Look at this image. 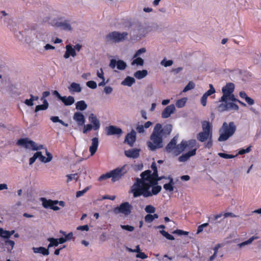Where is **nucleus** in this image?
<instances>
[{"label": "nucleus", "mask_w": 261, "mask_h": 261, "mask_svg": "<svg viewBox=\"0 0 261 261\" xmlns=\"http://www.w3.org/2000/svg\"><path fill=\"white\" fill-rule=\"evenodd\" d=\"M154 220L152 215L147 214L145 217V221L147 223H151Z\"/></svg>", "instance_id": "obj_55"}, {"label": "nucleus", "mask_w": 261, "mask_h": 261, "mask_svg": "<svg viewBox=\"0 0 261 261\" xmlns=\"http://www.w3.org/2000/svg\"><path fill=\"white\" fill-rule=\"evenodd\" d=\"M177 137H174L165 147V150L168 153L172 152L174 154V150L176 149Z\"/></svg>", "instance_id": "obj_12"}, {"label": "nucleus", "mask_w": 261, "mask_h": 261, "mask_svg": "<svg viewBox=\"0 0 261 261\" xmlns=\"http://www.w3.org/2000/svg\"><path fill=\"white\" fill-rule=\"evenodd\" d=\"M173 234H177L179 236L181 235H188L189 234V232L184 231L180 229H176L174 230L173 232Z\"/></svg>", "instance_id": "obj_52"}, {"label": "nucleus", "mask_w": 261, "mask_h": 261, "mask_svg": "<svg viewBox=\"0 0 261 261\" xmlns=\"http://www.w3.org/2000/svg\"><path fill=\"white\" fill-rule=\"evenodd\" d=\"M113 91V88L110 86H106L104 88V92L107 94L111 93Z\"/></svg>", "instance_id": "obj_63"}, {"label": "nucleus", "mask_w": 261, "mask_h": 261, "mask_svg": "<svg viewBox=\"0 0 261 261\" xmlns=\"http://www.w3.org/2000/svg\"><path fill=\"white\" fill-rule=\"evenodd\" d=\"M59 27H62L64 30H71V27L70 24L67 21H65L63 22H59L57 24Z\"/></svg>", "instance_id": "obj_37"}, {"label": "nucleus", "mask_w": 261, "mask_h": 261, "mask_svg": "<svg viewBox=\"0 0 261 261\" xmlns=\"http://www.w3.org/2000/svg\"><path fill=\"white\" fill-rule=\"evenodd\" d=\"M151 168L153 170V172L152 173L151 171L149 170H146L142 172L140 174V178L137 177L135 178V182L130 187V190H132L135 188V187H137V186H140V184L144 182V181H146L147 180H148L149 178L152 176H156V173H158V168L155 162H153L152 163Z\"/></svg>", "instance_id": "obj_5"}, {"label": "nucleus", "mask_w": 261, "mask_h": 261, "mask_svg": "<svg viewBox=\"0 0 261 261\" xmlns=\"http://www.w3.org/2000/svg\"><path fill=\"white\" fill-rule=\"evenodd\" d=\"M0 236L4 238L5 240H8L10 238V232L8 230H5L3 228L0 232Z\"/></svg>", "instance_id": "obj_42"}, {"label": "nucleus", "mask_w": 261, "mask_h": 261, "mask_svg": "<svg viewBox=\"0 0 261 261\" xmlns=\"http://www.w3.org/2000/svg\"><path fill=\"white\" fill-rule=\"evenodd\" d=\"M126 64L122 60H119L117 62V68L119 70H124L126 68Z\"/></svg>", "instance_id": "obj_38"}, {"label": "nucleus", "mask_w": 261, "mask_h": 261, "mask_svg": "<svg viewBox=\"0 0 261 261\" xmlns=\"http://www.w3.org/2000/svg\"><path fill=\"white\" fill-rule=\"evenodd\" d=\"M239 109V106L233 102H227V101L225 102V103L220 104L217 109L219 112H222L224 111H227L231 110H234L238 111Z\"/></svg>", "instance_id": "obj_10"}, {"label": "nucleus", "mask_w": 261, "mask_h": 261, "mask_svg": "<svg viewBox=\"0 0 261 261\" xmlns=\"http://www.w3.org/2000/svg\"><path fill=\"white\" fill-rule=\"evenodd\" d=\"M164 178H167L164 176H159L158 173L156 176H152L146 181H144L140 186L129 190V193L133 194L134 198L142 196L144 198H148L159 194L162 187L158 185L159 181Z\"/></svg>", "instance_id": "obj_1"}, {"label": "nucleus", "mask_w": 261, "mask_h": 261, "mask_svg": "<svg viewBox=\"0 0 261 261\" xmlns=\"http://www.w3.org/2000/svg\"><path fill=\"white\" fill-rule=\"evenodd\" d=\"M250 150H251V146H249L247 148H246V149H242L240 150L239 151V154L242 155L246 153L249 152L250 151Z\"/></svg>", "instance_id": "obj_58"}, {"label": "nucleus", "mask_w": 261, "mask_h": 261, "mask_svg": "<svg viewBox=\"0 0 261 261\" xmlns=\"http://www.w3.org/2000/svg\"><path fill=\"white\" fill-rule=\"evenodd\" d=\"M160 232L164 237H165L167 239L169 240H174V238L173 236H172L171 234H170L168 232L164 230H160Z\"/></svg>", "instance_id": "obj_41"}, {"label": "nucleus", "mask_w": 261, "mask_h": 261, "mask_svg": "<svg viewBox=\"0 0 261 261\" xmlns=\"http://www.w3.org/2000/svg\"><path fill=\"white\" fill-rule=\"evenodd\" d=\"M146 51V49L144 47L141 48L138 50L134 56V58L139 57L141 54L144 53Z\"/></svg>", "instance_id": "obj_56"}, {"label": "nucleus", "mask_w": 261, "mask_h": 261, "mask_svg": "<svg viewBox=\"0 0 261 261\" xmlns=\"http://www.w3.org/2000/svg\"><path fill=\"white\" fill-rule=\"evenodd\" d=\"M66 52L64 55V57L65 59L68 58L70 56L72 57H75L76 56V52L74 48L70 45H67L66 46Z\"/></svg>", "instance_id": "obj_23"}, {"label": "nucleus", "mask_w": 261, "mask_h": 261, "mask_svg": "<svg viewBox=\"0 0 261 261\" xmlns=\"http://www.w3.org/2000/svg\"><path fill=\"white\" fill-rule=\"evenodd\" d=\"M187 101L186 98H183L177 100L176 106L178 108H182L185 106Z\"/></svg>", "instance_id": "obj_39"}, {"label": "nucleus", "mask_w": 261, "mask_h": 261, "mask_svg": "<svg viewBox=\"0 0 261 261\" xmlns=\"http://www.w3.org/2000/svg\"><path fill=\"white\" fill-rule=\"evenodd\" d=\"M140 150L138 149H131L124 151L125 155L128 158L136 159L139 156Z\"/></svg>", "instance_id": "obj_20"}, {"label": "nucleus", "mask_w": 261, "mask_h": 261, "mask_svg": "<svg viewBox=\"0 0 261 261\" xmlns=\"http://www.w3.org/2000/svg\"><path fill=\"white\" fill-rule=\"evenodd\" d=\"M237 127L233 122L227 123L224 122L221 128L219 129L220 136L218 141H225L231 137L236 132Z\"/></svg>", "instance_id": "obj_4"}, {"label": "nucleus", "mask_w": 261, "mask_h": 261, "mask_svg": "<svg viewBox=\"0 0 261 261\" xmlns=\"http://www.w3.org/2000/svg\"><path fill=\"white\" fill-rule=\"evenodd\" d=\"M133 207L128 202L122 203L119 206L114 208V212L116 214H122L125 216L130 214Z\"/></svg>", "instance_id": "obj_8"}, {"label": "nucleus", "mask_w": 261, "mask_h": 261, "mask_svg": "<svg viewBox=\"0 0 261 261\" xmlns=\"http://www.w3.org/2000/svg\"><path fill=\"white\" fill-rule=\"evenodd\" d=\"M234 89V84L232 83H228L222 88V96L221 97L219 101L226 102L227 101V95L232 93Z\"/></svg>", "instance_id": "obj_9"}, {"label": "nucleus", "mask_w": 261, "mask_h": 261, "mask_svg": "<svg viewBox=\"0 0 261 261\" xmlns=\"http://www.w3.org/2000/svg\"><path fill=\"white\" fill-rule=\"evenodd\" d=\"M213 146V140L212 138H210L208 141L204 144V147L207 148H211Z\"/></svg>", "instance_id": "obj_57"}, {"label": "nucleus", "mask_w": 261, "mask_h": 261, "mask_svg": "<svg viewBox=\"0 0 261 261\" xmlns=\"http://www.w3.org/2000/svg\"><path fill=\"white\" fill-rule=\"evenodd\" d=\"M168 179H169L170 181L169 183L165 184L163 186L164 189H165L166 191H168L169 192H172L174 190V182L173 178L170 177H168Z\"/></svg>", "instance_id": "obj_27"}, {"label": "nucleus", "mask_w": 261, "mask_h": 261, "mask_svg": "<svg viewBox=\"0 0 261 261\" xmlns=\"http://www.w3.org/2000/svg\"><path fill=\"white\" fill-rule=\"evenodd\" d=\"M87 105L84 100H80L76 103V109L81 111H84L86 109Z\"/></svg>", "instance_id": "obj_34"}, {"label": "nucleus", "mask_w": 261, "mask_h": 261, "mask_svg": "<svg viewBox=\"0 0 261 261\" xmlns=\"http://www.w3.org/2000/svg\"><path fill=\"white\" fill-rule=\"evenodd\" d=\"M46 155L47 156V158L45 157L44 156H43L42 154V153L41 152H40V155H38V158L39 159V160L43 162V163H48L49 162H50L52 159H53V156H52V154L48 152H46Z\"/></svg>", "instance_id": "obj_28"}, {"label": "nucleus", "mask_w": 261, "mask_h": 261, "mask_svg": "<svg viewBox=\"0 0 261 261\" xmlns=\"http://www.w3.org/2000/svg\"><path fill=\"white\" fill-rule=\"evenodd\" d=\"M175 110L174 105H170L165 108L162 113V117L163 118H167L169 117L171 114L173 113Z\"/></svg>", "instance_id": "obj_15"}, {"label": "nucleus", "mask_w": 261, "mask_h": 261, "mask_svg": "<svg viewBox=\"0 0 261 261\" xmlns=\"http://www.w3.org/2000/svg\"><path fill=\"white\" fill-rule=\"evenodd\" d=\"M60 100L65 106H71L75 101L74 97L72 96H69L68 97L62 96Z\"/></svg>", "instance_id": "obj_25"}, {"label": "nucleus", "mask_w": 261, "mask_h": 261, "mask_svg": "<svg viewBox=\"0 0 261 261\" xmlns=\"http://www.w3.org/2000/svg\"><path fill=\"white\" fill-rule=\"evenodd\" d=\"M92 128H93V126H92L90 124L84 125V129H83V133L86 134L88 131L91 130Z\"/></svg>", "instance_id": "obj_54"}, {"label": "nucleus", "mask_w": 261, "mask_h": 261, "mask_svg": "<svg viewBox=\"0 0 261 261\" xmlns=\"http://www.w3.org/2000/svg\"><path fill=\"white\" fill-rule=\"evenodd\" d=\"M146 212L149 214L154 213L155 211V208L151 205H148L145 208Z\"/></svg>", "instance_id": "obj_46"}, {"label": "nucleus", "mask_w": 261, "mask_h": 261, "mask_svg": "<svg viewBox=\"0 0 261 261\" xmlns=\"http://www.w3.org/2000/svg\"><path fill=\"white\" fill-rule=\"evenodd\" d=\"M89 121L93 124V129L97 130L100 127V123L96 116L93 114H91L89 116Z\"/></svg>", "instance_id": "obj_21"}, {"label": "nucleus", "mask_w": 261, "mask_h": 261, "mask_svg": "<svg viewBox=\"0 0 261 261\" xmlns=\"http://www.w3.org/2000/svg\"><path fill=\"white\" fill-rule=\"evenodd\" d=\"M210 138H212V134L210 135V133L205 132H201L197 136V140L201 142H205Z\"/></svg>", "instance_id": "obj_22"}, {"label": "nucleus", "mask_w": 261, "mask_h": 261, "mask_svg": "<svg viewBox=\"0 0 261 261\" xmlns=\"http://www.w3.org/2000/svg\"><path fill=\"white\" fill-rule=\"evenodd\" d=\"M99 144V140L97 137H94L92 139L91 145L89 147V151L91 155H93L97 150Z\"/></svg>", "instance_id": "obj_19"}, {"label": "nucleus", "mask_w": 261, "mask_h": 261, "mask_svg": "<svg viewBox=\"0 0 261 261\" xmlns=\"http://www.w3.org/2000/svg\"><path fill=\"white\" fill-rule=\"evenodd\" d=\"M128 165H124L120 167L116 168L106 174L101 175L98 178V180L102 181L111 177L112 181L115 182L121 179L128 172Z\"/></svg>", "instance_id": "obj_3"}, {"label": "nucleus", "mask_w": 261, "mask_h": 261, "mask_svg": "<svg viewBox=\"0 0 261 261\" xmlns=\"http://www.w3.org/2000/svg\"><path fill=\"white\" fill-rule=\"evenodd\" d=\"M18 146L24 147L26 149L30 148L31 147L33 150H41L43 148L42 145L37 146L35 142L32 140H29L28 138H21L16 142Z\"/></svg>", "instance_id": "obj_7"}, {"label": "nucleus", "mask_w": 261, "mask_h": 261, "mask_svg": "<svg viewBox=\"0 0 261 261\" xmlns=\"http://www.w3.org/2000/svg\"><path fill=\"white\" fill-rule=\"evenodd\" d=\"M48 107V103L46 99H44L42 105H37L35 110V112H37L41 110H45Z\"/></svg>", "instance_id": "obj_30"}, {"label": "nucleus", "mask_w": 261, "mask_h": 261, "mask_svg": "<svg viewBox=\"0 0 261 261\" xmlns=\"http://www.w3.org/2000/svg\"><path fill=\"white\" fill-rule=\"evenodd\" d=\"M33 251L35 253H41L43 255H48L49 253L48 249H46L43 247H33Z\"/></svg>", "instance_id": "obj_26"}, {"label": "nucleus", "mask_w": 261, "mask_h": 261, "mask_svg": "<svg viewBox=\"0 0 261 261\" xmlns=\"http://www.w3.org/2000/svg\"><path fill=\"white\" fill-rule=\"evenodd\" d=\"M136 58L134 59L132 62V65H135L136 64L137 65L142 66L144 64V60L140 58V57H136Z\"/></svg>", "instance_id": "obj_40"}, {"label": "nucleus", "mask_w": 261, "mask_h": 261, "mask_svg": "<svg viewBox=\"0 0 261 261\" xmlns=\"http://www.w3.org/2000/svg\"><path fill=\"white\" fill-rule=\"evenodd\" d=\"M188 147V142L182 140L180 143L176 144V149L174 150V154L177 156L180 154Z\"/></svg>", "instance_id": "obj_13"}, {"label": "nucleus", "mask_w": 261, "mask_h": 261, "mask_svg": "<svg viewBox=\"0 0 261 261\" xmlns=\"http://www.w3.org/2000/svg\"><path fill=\"white\" fill-rule=\"evenodd\" d=\"M196 144V141L195 140H191L189 141L188 143V146L191 148L195 147Z\"/></svg>", "instance_id": "obj_60"}, {"label": "nucleus", "mask_w": 261, "mask_h": 261, "mask_svg": "<svg viewBox=\"0 0 261 261\" xmlns=\"http://www.w3.org/2000/svg\"><path fill=\"white\" fill-rule=\"evenodd\" d=\"M66 177H67V182L71 181L73 179L76 181L79 178V176L77 173L68 174L66 175Z\"/></svg>", "instance_id": "obj_44"}, {"label": "nucleus", "mask_w": 261, "mask_h": 261, "mask_svg": "<svg viewBox=\"0 0 261 261\" xmlns=\"http://www.w3.org/2000/svg\"><path fill=\"white\" fill-rule=\"evenodd\" d=\"M107 135H120L122 133V129L116 126L110 125L106 128Z\"/></svg>", "instance_id": "obj_14"}, {"label": "nucleus", "mask_w": 261, "mask_h": 261, "mask_svg": "<svg viewBox=\"0 0 261 261\" xmlns=\"http://www.w3.org/2000/svg\"><path fill=\"white\" fill-rule=\"evenodd\" d=\"M147 74L146 70H138L134 73V76L137 79H142L145 77Z\"/></svg>", "instance_id": "obj_31"}, {"label": "nucleus", "mask_w": 261, "mask_h": 261, "mask_svg": "<svg viewBox=\"0 0 261 261\" xmlns=\"http://www.w3.org/2000/svg\"><path fill=\"white\" fill-rule=\"evenodd\" d=\"M161 64L165 67H168L170 66L173 64V61L171 60H166L165 59H164L161 62Z\"/></svg>", "instance_id": "obj_50"}, {"label": "nucleus", "mask_w": 261, "mask_h": 261, "mask_svg": "<svg viewBox=\"0 0 261 261\" xmlns=\"http://www.w3.org/2000/svg\"><path fill=\"white\" fill-rule=\"evenodd\" d=\"M202 132H205L210 133V135L212 134V125L207 121H203L202 122Z\"/></svg>", "instance_id": "obj_24"}, {"label": "nucleus", "mask_w": 261, "mask_h": 261, "mask_svg": "<svg viewBox=\"0 0 261 261\" xmlns=\"http://www.w3.org/2000/svg\"><path fill=\"white\" fill-rule=\"evenodd\" d=\"M40 154V152L38 151L34 153V155L29 160V164H33L36 161V160L38 158V155Z\"/></svg>", "instance_id": "obj_47"}, {"label": "nucleus", "mask_w": 261, "mask_h": 261, "mask_svg": "<svg viewBox=\"0 0 261 261\" xmlns=\"http://www.w3.org/2000/svg\"><path fill=\"white\" fill-rule=\"evenodd\" d=\"M136 257L141 259H145L147 257V255H146L144 252H139L137 254Z\"/></svg>", "instance_id": "obj_61"}, {"label": "nucleus", "mask_w": 261, "mask_h": 261, "mask_svg": "<svg viewBox=\"0 0 261 261\" xmlns=\"http://www.w3.org/2000/svg\"><path fill=\"white\" fill-rule=\"evenodd\" d=\"M120 226L123 229L127 230L128 231H133L135 229L134 226L128 225H121Z\"/></svg>", "instance_id": "obj_53"}, {"label": "nucleus", "mask_w": 261, "mask_h": 261, "mask_svg": "<svg viewBox=\"0 0 261 261\" xmlns=\"http://www.w3.org/2000/svg\"><path fill=\"white\" fill-rule=\"evenodd\" d=\"M195 84L192 82L190 81L189 83L186 85V86L184 88L183 90L184 92H186L189 90H192L195 87Z\"/></svg>", "instance_id": "obj_43"}, {"label": "nucleus", "mask_w": 261, "mask_h": 261, "mask_svg": "<svg viewBox=\"0 0 261 261\" xmlns=\"http://www.w3.org/2000/svg\"><path fill=\"white\" fill-rule=\"evenodd\" d=\"M89 187H87L84 190L76 192V196L77 197H80L83 196L88 190H89Z\"/></svg>", "instance_id": "obj_51"}, {"label": "nucleus", "mask_w": 261, "mask_h": 261, "mask_svg": "<svg viewBox=\"0 0 261 261\" xmlns=\"http://www.w3.org/2000/svg\"><path fill=\"white\" fill-rule=\"evenodd\" d=\"M135 83V79L131 76H128L122 82V85L130 87Z\"/></svg>", "instance_id": "obj_32"}, {"label": "nucleus", "mask_w": 261, "mask_h": 261, "mask_svg": "<svg viewBox=\"0 0 261 261\" xmlns=\"http://www.w3.org/2000/svg\"><path fill=\"white\" fill-rule=\"evenodd\" d=\"M100 71H99L98 70L97 71V74H96L97 76L98 77H99L100 79L105 80V77L103 76L104 73H103L102 69L100 68Z\"/></svg>", "instance_id": "obj_64"}, {"label": "nucleus", "mask_w": 261, "mask_h": 261, "mask_svg": "<svg viewBox=\"0 0 261 261\" xmlns=\"http://www.w3.org/2000/svg\"><path fill=\"white\" fill-rule=\"evenodd\" d=\"M209 87L210 89L204 94V95H206V97H208L216 92V90L212 84H210Z\"/></svg>", "instance_id": "obj_45"}, {"label": "nucleus", "mask_w": 261, "mask_h": 261, "mask_svg": "<svg viewBox=\"0 0 261 261\" xmlns=\"http://www.w3.org/2000/svg\"><path fill=\"white\" fill-rule=\"evenodd\" d=\"M4 243L8 251H11L15 245V242L13 241L8 240H5Z\"/></svg>", "instance_id": "obj_36"}, {"label": "nucleus", "mask_w": 261, "mask_h": 261, "mask_svg": "<svg viewBox=\"0 0 261 261\" xmlns=\"http://www.w3.org/2000/svg\"><path fill=\"white\" fill-rule=\"evenodd\" d=\"M68 89L70 92H80L82 90V88L79 84L76 83H72Z\"/></svg>", "instance_id": "obj_29"}, {"label": "nucleus", "mask_w": 261, "mask_h": 261, "mask_svg": "<svg viewBox=\"0 0 261 261\" xmlns=\"http://www.w3.org/2000/svg\"><path fill=\"white\" fill-rule=\"evenodd\" d=\"M43 206L45 208H49L54 211H58L60 208L56 205L58 204V202L51 199H47L44 197L40 198Z\"/></svg>", "instance_id": "obj_11"}, {"label": "nucleus", "mask_w": 261, "mask_h": 261, "mask_svg": "<svg viewBox=\"0 0 261 261\" xmlns=\"http://www.w3.org/2000/svg\"><path fill=\"white\" fill-rule=\"evenodd\" d=\"M128 33L127 32L119 33L117 31H114L110 33L106 37V40L107 41H112L113 42H119L125 40Z\"/></svg>", "instance_id": "obj_6"}, {"label": "nucleus", "mask_w": 261, "mask_h": 261, "mask_svg": "<svg viewBox=\"0 0 261 261\" xmlns=\"http://www.w3.org/2000/svg\"><path fill=\"white\" fill-rule=\"evenodd\" d=\"M197 148H195L188 152L182 154L178 158V161L180 162H184L187 161L192 156H194L196 154Z\"/></svg>", "instance_id": "obj_18"}, {"label": "nucleus", "mask_w": 261, "mask_h": 261, "mask_svg": "<svg viewBox=\"0 0 261 261\" xmlns=\"http://www.w3.org/2000/svg\"><path fill=\"white\" fill-rule=\"evenodd\" d=\"M136 139V133L132 130L130 133L126 136L124 142L127 143L130 146H133Z\"/></svg>", "instance_id": "obj_17"}, {"label": "nucleus", "mask_w": 261, "mask_h": 261, "mask_svg": "<svg viewBox=\"0 0 261 261\" xmlns=\"http://www.w3.org/2000/svg\"><path fill=\"white\" fill-rule=\"evenodd\" d=\"M218 155L219 156L222 158H224V159H232L233 158H234V155H232V154H227V153H218Z\"/></svg>", "instance_id": "obj_49"}, {"label": "nucleus", "mask_w": 261, "mask_h": 261, "mask_svg": "<svg viewBox=\"0 0 261 261\" xmlns=\"http://www.w3.org/2000/svg\"><path fill=\"white\" fill-rule=\"evenodd\" d=\"M227 100H231L232 101H237L238 99L235 97L234 94L232 93L230 95H227Z\"/></svg>", "instance_id": "obj_62"}, {"label": "nucleus", "mask_w": 261, "mask_h": 261, "mask_svg": "<svg viewBox=\"0 0 261 261\" xmlns=\"http://www.w3.org/2000/svg\"><path fill=\"white\" fill-rule=\"evenodd\" d=\"M47 241L49 242V244L48 245V248L52 247H57L59 245L58 240L54 238H49L47 239Z\"/></svg>", "instance_id": "obj_35"}, {"label": "nucleus", "mask_w": 261, "mask_h": 261, "mask_svg": "<svg viewBox=\"0 0 261 261\" xmlns=\"http://www.w3.org/2000/svg\"><path fill=\"white\" fill-rule=\"evenodd\" d=\"M73 119L75 121L79 126L84 125L85 123V118L84 115L80 112H75L73 116Z\"/></svg>", "instance_id": "obj_16"}, {"label": "nucleus", "mask_w": 261, "mask_h": 261, "mask_svg": "<svg viewBox=\"0 0 261 261\" xmlns=\"http://www.w3.org/2000/svg\"><path fill=\"white\" fill-rule=\"evenodd\" d=\"M87 86L92 89H94L97 87V84L95 82L93 81H89L86 83Z\"/></svg>", "instance_id": "obj_48"}, {"label": "nucleus", "mask_w": 261, "mask_h": 261, "mask_svg": "<svg viewBox=\"0 0 261 261\" xmlns=\"http://www.w3.org/2000/svg\"><path fill=\"white\" fill-rule=\"evenodd\" d=\"M207 98V97H206V95H204V94L202 95V96L201 98V99H200L201 103L203 107H205L206 105Z\"/></svg>", "instance_id": "obj_59"}, {"label": "nucleus", "mask_w": 261, "mask_h": 261, "mask_svg": "<svg viewBox=\"0 0 261 261\" xmlns=\"http://www.w3.org/2000/svg\"><path fill=\"white\" fill-rule=\"evenodd\" d=\"M259 237L258 236H253L250 238H249L248 240L239 244L238 246H239V247L242 248V247H244L245 245L251 244L254 240L257 239Z\"/></svg>", "instance_id": "obj_33"}, {"label": "nucleus", "mask_w": 261, "mask_h": 261, "mask_svg": "<svg viewBox=\"0 0 261 261\" xmlns=\"http://www.w3.org/2000/svg\"><path fill=\"white\" fill-rule=\"evenodd\" d=\"M172 125L167 124L163 128L160 123H157L150 137V141L147 142V145L151 151H155L163 147V137L170 135L172 131Z\"/></svg>", "instance_id": "obj_2"}]
</instances>
